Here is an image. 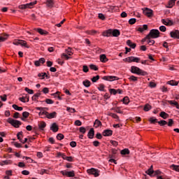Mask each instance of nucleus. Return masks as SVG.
Instances as JSON below:
<instances>
[{"instance_id":"f257e3e1","label":"nucleus","mask_w":179,"mask_h":179,"mask_svg":"<svg viewBox=\"0 0 179 179\" xmlns=\"http://www.w3.org/2000/svg\"><path fill=\"white\" fill-rule=\"evenodd\" d=\"M131 73H136V75H141V76H146L148 75V72L135 66L131 67Z\"/></svg>"},{"instance_id":"f03ea898","label":"nucleus","mask_w":179,"mask_h":179,"mask_svg":"<svg viewBox=\"0 0 179 179\" xmlns=\"http://www.w3.org/2000/svg\"><path fill=\"white\" fill-rule=\"evenodd\" d=\"M145 173L150 177H155V176H160L162 174V171L159 170L154 171L153 166L152 165L146 171Z\"/></svg>"},{"instance_id":"7ed1b4c3","label":"nucleus","mask_w":179,"mask_h":179,"mask_svg":"<svg viewBox=\"0 0 179 179\" xmlns=\"http://www.w3.org/2000/svg\"><path fill=\"white\" fill-rule=\"evenodd\" d=\"M158 37H160V31L158 29H151L147 35V38H158Z\"/></svg>"},{"instance_id":"20e7f679","label":"nucleus","mask_w":179,"mask_h":179,"mask_svg":"<svg viewBox=\"0 0 179 179\" xmlns=\"http://www.w3.org/2000/svg\"><path fill=\"white\" fill-rule=\"evenodd\" d=\"M7 122H8V124H12L13 127H14L15 128H19V127L22 125V122L19 120H13L10 117L8 119Z\"/></svg>"},{"instance_id":"39448f33","label":"nucleus","mask_w":179,"mask_h":179,"mask_svg":"<svg viewBox=\"0 0 179 179\" xmlns=\"http://www.w3.org/2000/svg\"><path fill=\"white\" fill-rule=\"evenodd\" d=\"M87 171L88 174H92L94 177H99V176H100V171H99V169H96L94 168L88 169Z\"/></svg>"},{"instance_id":"423d86ee","label":"nucleus","mask_w":179,"mask_h":179,"mask_svg":"<svg viewBox=\"0 0 179 179\" xmlns=\"http://www.w3.org/2000/svg\"><path fill=\"white\" fill-rule=\"evenodd\" d=\"M103 80H108L109 82H114V80H119L120 78L114 76H106L102 78Z\"/></svg>"},{"instance_id":"0eeeda50","label":"nucleus","mask_w":179,"mask_h":179,"mask_svg":"<svg viewBox=\"0 0 179 179\" xmlns=\"http://www.w3.org/2000/svg\"><path fill=\"white\" fill-rule=\"evenodd\" d=\"M124 62H139L141 61V58L139 57H127L124 59Z\"/></svg>"},{"instance_id":"6e6552de","label":"nucleus","mask_w":179,"mask_h":179,"mask_svg":"<svg viewBox=\"0 0 179 179\" xmlns=\"http://www.w3.org/2000/svg\"><path fill=\"white\" fill-rule=\"evenodd\" d=\"M61 174L62 176H66V177H75V171H61Z\"/></svg>"},{"instance_id":"1a4fd4ad","label":"nucleus","mask_w":179,"mask_h":179,"mask_svg":"<svg viewBox=\"0 0 179 179\" xmlns=\"http://www.w3.org/2000/svg\"><path fill=\"white\" fill-rule=\"evenodd\" d=\"M143 13L145 15V16H148V17H152V16H153V10H152L150 8H144Z\"/></svg>"},{"instance_id":"9d476101","label":"nucleus","mask_w":179,"mask_h":179,"mask_svg":"<svg viewBox=\"0 0 179 179\" xmlns=\"http://www.w3.org/2000/svg\"><path fill=\"white\" fill-rule=\"evenodd\" d=\"M172 38H178L179 40V30L175 29L170 32Z\"/></svg>"},{"instance_id":"9b49d317","label":"nucleus","mask_w":179,"mask_h":179,"mask_svg":"<svg viewBox=\"0 0 179 179\" xmlns=\"http://www.w3.org/2000/svg\"><path fill=\"white\" fill-rule=\"evenodd\" d=\"M48 114H46V118H48V120H52V118H57V112H52L51 113L47 112Z\"/></svg>"},{"instance_id":"f8f14e48","label":"nucleus","mask_w":179,"mask_h":179,"mask_svg":"<svg viewBox=\"0 0 179 179\" xmlns=\"http://www.w3.org/2000/svg\"><path fill=\"white\" fill-rule=\"evenodd\" d=\"M23 136V131H20L17 134V139H19L20 141H21L22 143H26V142H27V138H24V141H22V138L20 137Z\"/></svg>"},{"instance_id":"ddd939ff","label":"nucleus","mask_w":179,"mask_h":179,"mask_svg":"<svg viewBox=\"0 0 179 179\" xmlns=\"http://www.w3.org/2000/svg\"><path fill=\"white\" fill-rule=\"evenodd\" d=\"M102 135L103 136H111V135H113V131L110 129H106L103 131Z\"/></svg>"},{"instance_id":"4468645a","label":"nucleus","mask_w":179,"mask_h":179,"mask_svg":"<svg viewBox=\"0 0 179 179\" xmlns=\"http://www.w3.org/2000/svg\"><path fill=\"white\" fill-rule=\"evenodd\" d=\"M58 129H59V128L58 127V125H57V123L52 124L50 130L52 131V132H58Z\"/></svg>"},{"instance_id":"2eb2a0df","label":"nucleus","mask_w":179,"mask_h":179,"mask_svg":"<svg viewBox=\"0 0 179 179\" xmlns=\"http://www.w3.org/2000/svg\"><path fill=\"white\" fill-rule=\"evenodd\" d=\"M87 136L90 139L94 138V129L91 128L88 132Z\"/></svg>"},{"instance_id":"dca6fc26","label":"nucleus","mask_w":179,"mask_h":179,"mask_svg":"<svg viewBox=\"0 0 179 179\" xmlns=\"http://www.w3.org/2000/svg\"><path fill=\"white\" fill-rule=\"evenodd\" d=\"M39 34H41L42 36H46V34H48V32L43 29L38 28L36 29Z\"/></svg>"},{"instance_id":"f3484780","label":"nucleus","mask_w":179,"mask_h":179,"mask_svg":"<svg viewBox=\"0 0 179 179\" xmlns=\"http://www.w3.org/2000/svg\"><path fill=\"white\" fill-rule=\"evenodd\" d=\"M111 34L113 37H118V36L120 34V32L118 29H111Z\"/></svg>"},{"instance_id":"a211bd4d","label":"nucleus","mask_w":179,"mask_h":179,"mask_svg":"<svg viewBox=\"0 0 179 179\" xmlns=\"http://www.w3.org/2000/svg\"><path fill=\"white\" fill-rule=\"evenodd\" d=\"M103 37H111L112 34H111V29H108L106 31H104L102 34Z\"/></svg>"},{"instance_id":"6ab92c4d","label":"nucleus","mask_w":179,"mask_h":179,"mask_svg":"<svg viewBox=\"0 0 179 179\" xmlns=\"http://www.w3.org/2000/svg\"><path fill=\"white\" fill-rule=\"evenodd\" d=\"M138 31H140V33H143L145 30H148V24H144L143 27H140L138 28Z\"/></svg>"},{"instance_id":"aec40b11","label":"nucleus","mask_w":179,"mask_h":179,"mask_svg":"<svg viewBox=\"0 0 179 179\" xmlns=\"http://www.w3.org/2000/svg\"><path fill=\"white\" fill-rule=\"evenodd\" d=\"M168 103L169 104H171V106H175L176 107V108H178V110H179V104L178 102L176 101H167Z\"/></svg>"},{"instance_id":"412c9836","label":"nucleus","mask_w":179,"mask_h":179,"mask_svg":"<svg viewBox=\"0 0 179 179\" xmlns=\"http://www.w3.org/2000/svg\"><path fill=\"white\" fill-rule=\"evenodd\" d=\"M38 127H39V129H41V131H44V128L45 127H47V124L45 123V122H41L38 124Z\"/></svg>"},{"instance_id":"4be33fe9","label":"nucleus","mask_w":179,"mask_h":179,"mask_svg":"<svg viewBox=\"0 0 179 179\" xmlns=\"http://www.w3.org/2000/svg\"><path fill=\"white\" fill-rule=\"evenodd\" d=\"M176 1H177V0H170L169 1L168 5L166 6V8H173L174 6V5H176Z\"/></svg>"},{"instance_id":"5701e85b","label":"nucleus","mask_w":179,"mask_h":179,"mask_svg":"<svg viewBox=\"0 0 179 179\" xmlns=\"http://www.w3.org/2000/svg\"><path fill=\"white\" fill-rule=\"evenodd\" d=\"M100 61L101 62L106 63L107 61H108V59H107V56L106 55H100Z\"/></svg>"},{"instance_id":"b1692460","label":"nucleus","mask_w":179,"mask_h":179,"mask_svg":"<svg viewBox=\"0 0 179 179\" xmlns=\"http://www.w3.org/2000/svg\"><path fill=\"white\" fill-rule=\"evenodd\" d=\"M47 111L45 110H41L38 113L39 117H41V118H45L46 115H47Z\"/></svg>"},{"instance_id":"393cba45","label":"nucleus","mask_w":179,"mask_h":179,"mask_svg":"<svg viewBox=\"0 0 179 179\" xmlns=\"http://www.w3.org/2000/svg\"><path fill=\"white\" fill-rule=\"evenodd\" d=\"M20 45H22V47H26V48H30V46L27 45L26 41L20 40Z\"/></svg>"},{"instance_id":"a878e982","label":"nucleus","mask_w":179,"mask_h":179,"mask_svg":"<svg viewBox=\"0 0 179 179\" xmlns=\"http://www.w3.org/2000/svg\"><path fill=\"white\" fill-rule=\"evenodd\" d=\"M127 45H129V47H131V48H135L136 47V44L133 43L132 41H131V40H127Z\"/></svg>"},{"instance_id":"bb28decb","label":"nucleus","mask_w":179,"mask_h":179,"mask_svg":"<svg viewBox=\"0 0 179 179\" xmlns=\"http://www.w3.org/2000/svg\"><path fill=\"white\" fill-rule=\"evenodd\" d=\"M83 85L85 87H90V85H92V83H90V80H85L83 82Z\"/></svg>"},{"instance_id":"cd10ccee","label":"nucleus","mask_w":179,"mask_h":179,"mask_svg":"<svg viewBox=\"0 0 179 179\" xmlns=\"http://www.w3.org/2000/svg\"><path fill=\"white\" fill-rule=\"evenodd\" d=\"M46 5L48 8H52L54 6V0H47Z\"/></svg>"},{"instance_id":"c85d7f7f","label":"nucleus","mask_w":179,"mask_h":179,"mask_svg":"<svg viewBox=\"0 0 179 179\" xmlns=\"http://www.w3.org/2000/svg\"><path fill=\"white\" fill-rule=\"evenodd\" d=\"M8 39V35L3 34L1 36H0V43H2L3 41H6Z\"/></svg>"},{"instance_id":"c756f323","label":"nucleus","mask_w":179,"mask_h":179,"mask_svg":"<svg viewBox=\"0 0 179 179\" xmlns=\"http://www.w3.org/2000/svg\"><path fill=\"white\" fill-rule=\"evenodd\" d=\"M159 116L164 120H167V118H169V114L166 113V112H161Z\"/></svg>"},{"instance_id":"7c9ffc66","label":"nucleus","mask_w":179,"mask_h":179,"mask_svg":"<svg viewBox=\"0 0 179 179\" xmlns=\"http://www.w3.org/2000/svg\"><path fill=\"white\" fill-rule=\"evenodd\" d=\"M102 124H101V122L99 120H96L94 121V127H95L96 128H99V127H101Z\"/></svg>"},{"instance_id":"2f4dec72","label":"nucleus","mask_w":179,"mask_h":179,"mask_svg":"<svg viewBox=\"0 0 179 179\" xmlns=\"http://www.w3.org/2000/svg\"><path fill=\"white\" fill-rule=\"evenodd\" d=\"M168 85H170L171 86H178V82L176 81V80H170L168 81Z\"/></svg>"},{"instance_id":"473e14b6","label":"nucleus","mask_w":179,"mask_h":179,"mask_svg":"<svg viewBox=\"0 0 179 179\" xmlns=\"http://www.w3.org/2000/svg\"><path fill=\"white\" fill-rule=\"evenodd\" d=\"M12 107L13 108H14V110H16L17 111H22L23 110L22 107L18 106L16 104H13Z\"/></svg>"},{"instance_id":"72a5a7b5","label":"nucleus","mask_w":179,"mask_h":179,"mask_svg":"<svg viewBox=\"0 0 179 179\" xmlns=\"http://www.w3.org/2000/svg\"><path fill=\"white\" fill-rule=\"evenodd\" d=\"M38 78H41V79H44L45 76L48 79V76H47V73H41L38 74Z\"/></svg>"},{"instance_id":"f704fd0d","label":"nucleus","mask_w":179,"mask_h":179,"mask_svg":"<svg viewBox=\"0 0 179 179\" xmlns=\"http://www.w3.org/2000/svg\"><path fill=\"white\" fill-rule=\"evenodd\" d=\"M121 155H129V150L128 148H125L120 151Z\"/></svg>"},{"instance_id":"c9c22d12","label":"nucleus","mask_w":179,"mask_h":179,"mask_svg":"<svg viewBox=\"0 0 179 179\" xmlns=\"http://www.w3.org/2000/svg\"><path fill=\"white\" fill-rule=\"evenodd\" d=\"M171 169L175 170V171H179V165L172 164L171 165Z\"/></svg>"},{"instance_id":"e433bc0d","label":"nucleus","mask_w":179,"mask_h":179,"mask_svg":"<svg viewBox=\"0 0 179 179\" xmlns=\"http://www.w3.org/2000/svg\"><path fill=\"white\" fill-rule=\"evenodd\" d=\"M110 117H112V118H115V120H117V121H120V117L117 114L115 113H110L109 114Z\"/></svg>"},{"instance_id":"4c0bfd02","label":"nucleus","mask_w":179,"mask_h":179,"mask_svg":"<svg viewBox=\"0 0 179 179\" xmlns=\"http://www.w3.org/2000/svg\"><path fill=\"white\" fill-rule=\"evenodd\" d=\"M144 111H150V110H152V106L149 104H145L143 108Z\"/></svg>"},{"instance_id":"58836bf2","label":"nucleus","mask_w":179,"mask_h":179,"mask_svg":"<svg viewBox=\"0 0 179 179\" xmlns=\"http://www.w3.org/2000/svg\"><path fill=\"white\" fill-rule=\"evenodd\" d=\"M29 8V3L22 4L19 6V9H27Z\"/></svg>"},{"instance_id":"ea45409f","label":"nucleus","mask_w":179,"mask_h":179,"mask_svg":"<svg viewBox=\"0 0 179 179\" xmlns=\"http://www.w3.org/2000/svg\"><path fill=\"white\" fill-rule=\"evenodd\" d=\"M40 96H41V93H37L35 94L33 96H32V100L36 101V100H37L38 99V97H40Z\"/></svg>"},{"instance_id":"a19ab883","label":"nucleus","mask_w":179,"mask_h":179,"mask_svg":"<svg viewBox=\"0 0 179 179\" xmlns=\"http://www.w3.org/2000/svg\"><path fill=\"white\" fill-rule=\"evenodd\" d=\"M157 123L161 126V127H164V125H167V122L166 120H161L157 122Z\"/></svg>"},{"instance_id":"79ce46f5","label":"nucleus","mask_w":179,"mask_h":179,"mask_svg":"<svg viewBox=\"0 0 179 179\" xmlns=\"http://www.w3.org/2000/svg\"><path fill=\"white\" fill-rule=\"evenodd\" d=\"M24 90L25 92H27V93H29V94H34V91H33V90H30L28 87H25Z\"/></svg>"},{"instance_id":"37998d69","label":"nucleus","mask_w":179,"mask_h":179,"mask_svg":"<svg viewBox=\"0 0 179 179\" xmlns=\"http://www.w3.org/2000/svg\"><path fill=\"white\" fill-rule=\"evenodd\" d=\"M124 104H128L129 103V98L128 96H124L122 99Z\"/></svg>"},{"instance_id":"c03bdc74","label":"nucleus","mask_w":179,"mask_h":179,"mask_svg":"<svg viewBox=\"0 0 179 179\" xmlns=\"http://www.w3.org/2000/svg\"><path fill=\"white\" fill-rule=\"evenodd\" d=\"M99 79H100V76H94L91 80L92 82H93L94 83H96V82H97V80H99Z\"/></svg>"},{"instance_id":"a18cd8bd","label":"nucleus","mask_w":179,"mask_h":179,"mask_svg":"<svg viewBox=\"0 0 179 179\" xmlns=\"http://www.w3.org/2000/svg\"><path fill=\"white\" fill-rule=\"evenodd\" d=\"M37 3V1H34L33 2L29 3L28 6L29 7V9H31Z\"/></svg>"},{"instance_id":"49530a36","label":"nucleus","mask_w":179,"mask_h":179,"mask_svg":"<svg viewBox=\"0 0 179 179\" xmlns=\"http://www.w3.org/2000/svg\"><path fill=\"white\" fill-rule=\"evenodd\" d=\"M90 69H92L93 71H99V68H97V66L94 64H90Z\"/></svg>"},{"instance_id":"de8ad7c7","label":"nucleus","mask_w":179,"mask_h":179,"mask_svg":"<svg viewBox=\"0 0 179 179\" xmlns=\"http://www.w3.org/2000/svg\"><path fill=\"white\" fill-rule=\"evenodd\" d=\"M57 139H58V141H62V139H64V134H58L57 136Z\"/></svg>"},{"instance_id":"09e8293b","label":"nucleus","mask_w":179,"mask_h":179,"mask_svg":"<svg viewBox=\"0 0 179 179\" xmlns=\"http://www.w3.org/2000/svg\"><path fill=\"white\" fill-rule=\"evenodd\" d=\"M29 115H30V113L29 112H27V111H25V112L22 113V117L24 118H28Z\"/></svg>"},{"instance_id":"8fccbe9b","label":"nucleus","mask_w":179,"mask_h":179,"mask_svg":"<svg viewBox=\"0 0 179 179\" xmlns=\"http://www.w3.org/2000/svg\"><path fill=\"white\" fill-rule=\"evenodd\" d=\"M66 110L69 111V113H76V110L73 108L67 107Z\"/></svg>"},{"instance_id":"3c124183","label":"nucleus","mask_w":179,"mask_h":179,"mask_svg":"<svg viewBox=\"0 0 179 179\" xmlns=\"http://www.w3.org/2000/svg\"><path fill=\"white\" fill-rule=\"evenodd\" d=\"M129 24H135V23H136V19H135V18H131V19L129 20Z\"/></svg>"},{"instance_id":"603ef678","label":"nucleus","mask_w":179,"mask_h":179,"mask_svg":"<svg viewBox=\"0 0 179 179\" xmlns=\"http://www.w3.org/2000/svg\"><path fill=\"white\" fill-rule=\"evenodd\" d=\"M129 80H132L133 82H136L138 80V77H135V76H131L129 78Z\"/></svg>"},{"instance_id":"864d4df0","label":"nucleus","mask_w":179,"mask_h":179,"mask_svg":"<svg viewBox=\"0 0 179 179\" xmlns=\"http://www.w3.org/2000/svg\"><path fill=\"white\" fill-rule=\"evenodd\" d=\"M109 92H110V94H113L114 96H115V94H117V90H115V89H110Z\"/></svg>"},{"instance_id":"5fc2aeb1","label":"nucleus","mask_w":179,"mask_h":179,"mask_svg":"<svg viewBox=\"0 0 179 179\" xmlns=\"http://www.w3.org/2000/svg\"><path fill=\"white\" fill-rule=\"evenodd\" d=\"M149 121L151 122V124H155V122H157V119L155 117H150Z\"/></svg>"},{"instance_id":"6e6d98bb","label":"nucleus","mask_w":179,"mask_h":179,"mask_svg":"<svg viewBox=\"0 0 179 179\" xmlns=\"http://www.w3.org/2000/svg\"><path fill=\"white\" fill-rule=\"evenodd\" d=\"M1 166H3V164H12V161L11 160H5L2 162Z\"/></svg>"},{"instance_id":"4d7b16f0","label":"nucleus","mask_w":179,"mask_h":179,"mask_svg":"<svg viewBox=\"0 0 179 179\" xmlns=\"http://www.w3.org/2000/svg\"><path fill=\"white\" fill-rule=\"evenodd\" d=\"M83 72L87 73V72H89V67H87V66H86V65H84L83 66Z\"/></svg>"},{"instance_id":"13d9d810","label":"nucleus","mask_w":179,"mask_h":179,"mask_svg":"<svg viewBox=\"0 0 179 179\" xmlns=\"http://www.w3.org/2000/svg\"><path fill=\"white\" fill-rule=\"evenodd\" d=\"M45 103H47V104H54V101H52V99H47Z\"/></svg>"},{"instance_id":"bf43d9fd","label":"nucleus","mask_w":179,"mask_h":179,"mask_svg":"<svg viewBox=\"0 0 179 179\" xmlns=\"http://www.w3.org/2000/svg\"><path fill=\"white\" fill-rule=\"evenodd\" d=\"M147 43L150 45H153V44H155V40L148 39Z\"/></svg>"},{"instance_id":"052dcab7","label":"nucleus","mask_w":179,"mask_h":179,"mask_svg":"<svg viewBox=\"0 0 179 179\" xmlns=\"http://www.w3.org/2000/svg\"><path fill=\"white\" fill-rule=\"evenodd\" d=\"M99 17L101 19V20H106V16L103 13H99Z\"/></svg>"},{"instance_id":"680f3d73","label":"nucleus","mask_w":179,"mask_h":179,"mask_svg":"<svg viewBox=\"0 0 179 179\" xmlns=\"http://www.w3.org/2000/svg\"><path fill=\"white\" fill-rule=\"evenodd\" d=\"M80 132L81 134H86V129L83 127H80Z\"/></svg>"},{"instance_id":"e2e57ef3","label":"nucleus","mask_w":179,"mask_h":179,"mask_svg":"<svg viewBox=\"0 0 179 179\" xmlns=\"http://www.w3.org/2000/svg\"><path fill=\"white\" fill-rule=\"evenodd\" d=\"M75 125H76L77 127H80L82 125V122H80V120H76Z\"/></svg>"},{"instance_id":"0e129e2a","label":"nucleus","mask_w":179,"mask_h":179,"mask_svg":"<svg viewBox=\"0 0 179 179\" xmlns=\"http://www.w3.org/2000/svg\"><path fill=\"white\" fill-rule=\"evenodd\" d=\"M99 90H100L101 92H104V85L103 84H100L99 85V87H98Z\"/></svg>"},{"instance_id":"69168bd1","label":"nucleus","mask_w":179,"mask_h":179,"mask_svg":"<svg viewBox=\"0 0 179 179\" xmlns=\"http://www.w3.org/2000/svg\"><path fill=\"white\" fill-rule=\"evenodd\" d=\"M159 30H160V31H162L163 33H164V31H166V28L165 26L162 25V26L159 27Z\"/></svg>"},{"instance_id":"338daca9","label":"nucleus","mask_w":179,"mask_h":179,"mask_svg":"<svg viewBox=\"0 0 179 179\" xmlns=\"http://www.w3.org/2000/svg\"><path fill=\"white\" fill-rule=\"evenodd\" d=\"M133 122H141V117H136L135 118H134Z\"/></svg>"},{"instance_id":"774afa93","label":"nucleus","mask_w":179,"mask_h":179,"mask_svg":"<svg viewBox=\"0 0 179 179\" xmlns=\"http://www.w3.org/2000/svg\"><path fill=\"white\" fill-rule=\"evenodd\" d=\"M0 99L1 100H2V101H6L7 100L6 94H4L3 96H0Z\"/></svg>"}]
</instances>
